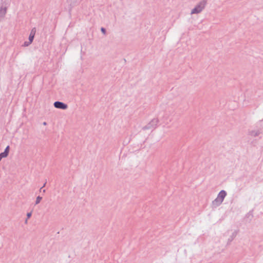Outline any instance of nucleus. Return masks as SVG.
<instances>
[{
	"mask_svg": "<svg viewBox=\"0 0 263 263\" xmlns=\"http://www.w3.org/2000/svg\"><path fill=\"white\" fill-rule=\"evenodd\" d=\"M206 4V1L202 0L195 6L194 8L192 10L191 14H198L201 12L204 8Z\"/></svg>",
	"mask_w": 263,
	"mask_h": 263,
	"instance_id": "obj_1",
	"label": "nucleus"
},
{
	"mask_svg": "<svg viewBox=\"0 0 263 263\" xmlns=\"http://www.w3.org/2000/svg\"><path fill=\"white\" fill-rule=\"evenodd\" d=\"M158 123L157 119H154L146 126L143 127L144 130L155 128Z\"/></svg>",
	"mask_w": 263,
	"mask_h": 263,
	"instance_id": "obj_2",
	"label": "nucleus"
},
{
	"mask_svg": "<svg viewBox=\"0 0 263 263\" xmlns=\"http://www.w3.org/2000/svg\"><path fill=\"white\" fill-rule=\"evenodd\" d=\"M54 106L57 108L66 109L67 108V105L60 101H55L54 103Z\"/></svg>",
	"mask_w": 263,
	"mask_h": 263,
	"instance_id": "obj_3",
	"label": "nucleus"
},
{
	"mask_svg": "<svg viewBox=\"0 0 263 263\" xmlns=\"http://www.w3.org/2000/svg\"><path fill=\"white\" fill-rule=\"evenodd\" d=\"M226 196L227 192L224 190H221L218 193L217 198H218L221 201L223 202Z\"/></svg>",
	"mask_w": 263,
	"mask_h": 263,
	"instance_id": "obj_4",
	"label": "nucleus"
},
{
	"mask_svg": "<svg viewBox=\"0 0 263 263\" xmlns=\"http://www.w3.org/2000/svg\"><path fill=\"white\" fill-rule=\"evenodd\" d=\"M222 203V202L216 197L212 202V207L213 208H216L219 206Z\"/></svg>",
	"mask_w": 263,
	"mask_h": 263,
	"instance_id": "obj_5",
	"label": "nucleus"
},
{
	"mask_svg": "<svg viewBox=\"0 0 263 263\" xmlns=\"http://www.w3.org/2000/svg\"><path fill=\"white\" fill-rule=\"evenodd\" d=\"M35 32H36L35 28H32L31 30L30 35L29 36V40L31 41V42L33 41L34 37Z\"/></svg>",
	"mask_w": 263,
	"mask_h": 263,
	"instance_id": "obj_6",
	"label": "nucleus"
},
{
	"mask_svg": "<svg viewBox=\"0 0 263 263\" xmlns=\"http://www.w3.org/2000/svg\"><path fill=\"white\" fill-rule=\"evenodd\" d=\"M259 134L260 132L259 130H252L250 133V135L252 137H257L259 136Z\"/></svg>",
	"mask_w": 263,
	"mask_h": 263,
	"instance_id": "obj_7",
	"label": "nucleus"
},
{
	"mask_svg": "<svg viewBox=\"0 0 263 263\" xmlns=\"http://www.w3.org/2000/svg\"><path fill=\"white\" fill-rule=\"evenodd\" d=\"M7 12L6 8H1L0 9V17H4Z\"/></svg>",
	"mask_w": 263,
	"mask_h": 263,
	"instance_id": "obj_8",
	"label": "nucleus"
},
{
	"mask_svg": "<svg viewBox=\"0 0 263 263\" xmlns=\"http://www.w3.org/2000/svg\"><path fill=\"white\" fill-rule=\"evenodd\" d=\"M9 151V146H7L6 148L5 149V151L4 152L1 153V154L4 155L5 157H7L8 155Z\"/></svg>",
	"mask_w": 263,
	"mask_h": 263,
	"instance_id": "obj_9",
	"label": "nucleus"
},
{
	"mask_svg": "<svg viewBox=\"0 0 263 263\" xmlns=\"http://www.w3.org/2000/svg\"><path fill=\"white\" fill-rule=\"evenodd\" d=\"M236 233L233 232L232 234V235L230 236V237L228 239L229 242H231L233 239L236 237Z\"/></svg>",
	"mask_w": 263,
	"mask_h": 263,
	"instance_id": "obj_10",
	"label": "nucleus"
},
{
	"mask_svg": "<svg viewBox=\"0 0 263 263\" xmlns=\"http://www.w3.org/2000/svg\"><path fill=\"white\" fill-rule=\"evenodd\" d=\"M42 197H41L40 196H37L36 199L35 204H39L41 202V200H42Z\"/></svg>",
	"mask_w": 263,
	"mask_h": 263,
	"instance_id": "obj_11",
	"label": "nucleus"
},
{
	"mask_svg": "<svg viewBox=\"0 0 263 263\" xmlns=\"http://www.w3.org/2000/svg\"><path fill=\"white\" fill-rule=\"evenodd\" d=\"M32 42H31V41L29 40V41H26L24 43L23 46L27 47Z\"/></svg>",
	"mask_w": 263,
	"mask_h": 263,
	"instance_id": "obj_12",
	"label": "nucleus"
},
{
	"mask_svg": "<svg viewBox=\"0 0 263 263\" xmlns=\"http://www.w3.org/2000/svg\"><path fill=\"white\" fill-rule=\"evenodd\" d=\"M101 31L103 34H105L106 33V30L104 28L102 27L101 28Z\"/></svg>",
	"mask_w": 263,
	"mask_h": 263,
	"instance_id": "obj_13",
	"label": "nucleus"
},
{
	"mask_svg": "<svg viewBox=\"0 0 263 263\" xmlns=\"http://www.w3.org/2000/svg\"><path fill=\"white\" fill-rule=\"evenodd\" d=\"M31 215H32L31 212L27 213V219L29 218L31 216Z\"/></svg>",
	"mask_w": 263,
	"mask_h": 263,
	"instance_id": "obj_14",
	"label": "nucleus"
},
{
	"mask_svg": "<svg viewBox=\"0 0 263 263\" xmlns=\"http://www.w3.org/2000/svg\"><path fill=\"white\" fill-rule=\"evenodd\" d=\"M46 184V182H45V183L43 184V186L41 187V189H40V192H41V191H42V189H43V188L45 186Z\"/></svg>",
	"mask_w": 263,
	"mask_h": 263,
	"instance_id": "obj_15",
	"label": "nucleus"
},
{
	"mask_svg": "<svg viewBox=\"0 0 263 263\" xmlns=\"http://www.w3.org/2000/svg\"><path fill=\"white\" fill-rule=\"evenodd\" d=\"M41 192H43V193H45L46 192V190H42V191Z\"/></svg>",
	"mask_w": 263,
	"mask_h": 263,
	"instance_id": "obj_16",
	"label": "nucleus"
},
{
	"mask_svg": "<svg viewBox=\"0 0 263 263\" xmlns=\"http://www.w3.org/2000/svg\"><path fill=\"white\" fill-rule=\"evenodd\" d=\"M46 124H47V123H46V122H44L43 123V125H46Z\"/></svg>",
	"mask_w": 263,
	"mask_h": 263,
	"instance_id": "obj_17",
	"label": "nucleus"
},
{
	"mask_svg": "<svg viewBox=\"0 0 263 263\" xmlns=\"http://www.w3.org/2000/svg\"><path fill=\"white\" fill-rule=\"evenodd\" d=\"M27 219H27L25 220V223H27Z\"/></svg>",
	"mask_w": 263,
	"mask_h": 263,
	"instance_id": "obj_18",
	"label": "nucleus"
}]
</instances>
